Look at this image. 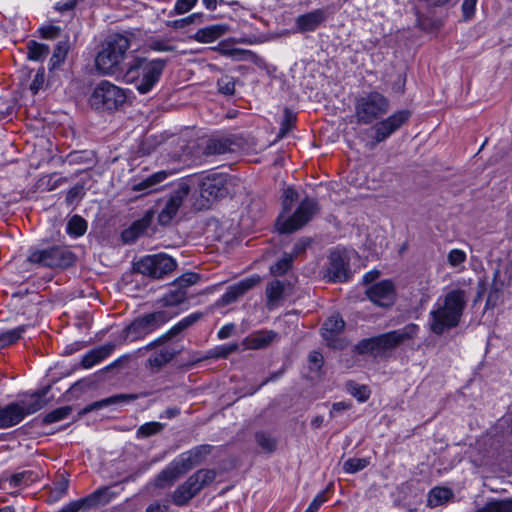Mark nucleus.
<instances>
[{"mask_svg":"<svg viewBox=\"0 0 512 512\" xmlns=\"http://www.w3.org/2000/svg\"><path fill=\"white\" fill-rule=\"evenodd\" d=\"M468 295L463 289L447 292L441 303H437L429 313V327L432 333L442 335L446 330L459 325L463 316Z\"/></svg>","mask_w":512,"mask_h":512,"instance_id":"obj_1","label":"nucleus"},{"mask_svg":"<svg viewBox=\"0 0 512 512\" xmlns=\"http://www.w3.org/2000/svg\"><path fill=\"white\" fill-rule=\"evenodd\" d=\"M165 67L166 60L135 56L127 63L123 80L134 85L138 93L144 95L159 83Z\"/></svg>","mask_w":512,"mask_h":512,"instance_id":"obj_2","label":"nucleus"},{"mask_svg":"<svg viewBox=\"0 0 512 512\" xmlns=\"http://www.w3.org/2000/svg\"><path fill=\"white\" fill-rule=\"evenodd\" d=\"M130 46V39L126 35L120 33L108 35L100 44L95 56L97 72L105 76H113L119 72H124L122 64Z\"/></svg>","mask_w":512,"mask_h":512,"instance_id":"obj_3","label":"nucleus"},{"mask_svg":"<svg viewBox=\"0 0 512 512\" xmlns=\"http://www.w3.org/2000/svg\"><path fill=\"white\" fill-rule=\"evenodd\" d=\"M420 327L415 323H409L403 328L393 330L375 337L362 339L355 345V352L359 355L383 356L405 341L417 336Z\"/></svg>","mask_w":512,"mask_h":512,"instance_id":"obj_4","label":"nucleus"},{"mask_svg":"<svg viewBox=\"0 0 512 512\" xmlns=\"http://www.w3.org/2000/svg\"><path fill=\"white\" fill-rule=\"evenodd\" d=\"M126 101V90L108 80L97 83L88 98L92 109L109 113L119 110Z\"/></svg>","mask_w":512,"mask_h":512,"instance_id":"obj_5","label":"nucleus"},{"mask_svg":"<svg viewBox=\"0 0 512 512\" xmlns=\"http://www.w3.org/2000/svg\"><path fill=\"white\" fill-rule=\"evenodd\" d=\"M389 109V99L378 91H371L356 98L354 117L357 124L369 125L380 119Z\"/></svg>","mask_w":512,"mask_h":512,"instance_id":"obj_6","label":"nucleus"},{"mask_svg":"<svg viewBox=\"0 0 512 512\" xmlns=\"http://www.w3.org/2000/svg\"><path fill=\"white\" fill-rule=\"evenodd\" d=\"M175 315L176 313L169 310H158L139 316L123 329V341L133 342L142 339L163 326Z\"/></svg>","mask_w":512,"mask_h":512,"instance_id":"obj_7","label":"nucleus"},{"mask_svg":"<svg viewBox=\"0 0 512 512\" xmlns=\"http://www.w3.org/2000/svg\"><path fill=\"white\" fill-rule=\"evenodd\" d=\"M76 255L63 245H53L43 249H31L27 261L46 268L65 269L76 262Z\"/></svg>","mask_w":512,"mask_h":512,"instance_id":"obj_8","label":"nucleus"},{"mask_svg":"<svg viewBox=\"0 0 512 512\" xmlns=\"http://www.w3.org/2000/svg\"><path fill=\"white\" fill-rule=\"evenodd\" d=\"M177 267V262L165 253L146 255L134 263V271L144 276L161 279L172 273Z\"/></svg>","mask_w":512,"mask_h":512,"instance_id":"obj_9","label":"nucleus"},{"mask_svg":"<svg viewBox=\"0 0 512 512\" xmlns=\"http://www.w3.org/2000/svg\"><path fill=\"white\" fill-rule=\"evenodd\" d=\"M318 211L319 205L317 200L309 197L304 198L290 217L282 222L280 218L278 219L277 226L279 232L292 233L299 230L311 221Z\"/></svg>","mask_w":512,"mask_h":512,"instance_id":"obj_10","label":"nucleus"},{"mask_svg":"<svg viewBox=\"0 0 512 512\" xmlns=\"http://www.w3.org/2000/svg\"><path fill=\"white\" fill-rule=\"evenodd\" d=\"M117 495L118 492L113 491L112 487L110 486L100 487L83 498L69 502L68 504L63 506L58 512L88 511L94 508L107 505Z\"/></svg>","mask_w":512,"mask_h":512,"instance_id":"obj_11","label":"nucleus"},{"mask_svg":"<svg viewBox=\"0 0 512 512\" xmlns=\"http://www.w3.org/2000/svg\"><path fill=\"white\" fill-rule=\"evenodd\" d=\"M189 193L190 186L187 181L182 180L176 184L170 194L164 199L163 206L158 213V223L161 226L171 224Z\"/></svg>","mask_w":512,"mask_h":512,"instance_id":"obj_12","label":"nucleus"},{"mask_svg":"<svg viewBox=\"0 0 512 512\" xmlns=\"http://www.w3.org/2000/svg\"><path fill=\"white\" fill-rule=\"evenodd\" d=\"M494 264L492 284L485 304L486 309L494 308L503 290L512 283V266L501 259Z\"/></svg>","mask_w":512,"mask_h":512,"instance_id":"obj_13","label":"nucleus"},{"mask_svg":"<svg viewBox=\"0 0 512 512\" xmlns=\"http://www.w3.org/2000/svg\"><path fill=\"white\" fill-rule=\"evenodd\" d=\"M411 117L408 109L398 110L389 117L378 121L373 127V141L378 144L387 140L392 134L405 125Z\"/></svg>","mask_w":512,"mask_h":512,"instance_id":"obj_14","label":"nucleus"},{"mask_svg":"<svg viewBox=\"0 0 512 512\" xmlns=\"http://www.w3.org/2000/svg\"><path fill=\"white\" fill-rule=\"evenodd\" d=\"M230 180L231 177L225 173H210L203 176L199 183L201 197L210 201L227 196Z\"/></svg>","mask_w":512,"mask_h":512,"instance_id":"obj_15","label":"nucleus"},{"mask_svg":"<svg viewBox=\"0 0 512 512\" xmlns=\"http://www.w3.org/2000/svg\"><path fill=\"white\" fill-rule=\"evenodd\" d=\"M326 277L332 282H345L351 276L349 253L346 250L335 249L328 257Z\"/></svg>","mask_w":512,"mask_h":512,"instance_id":"obj_16","label":"nucleus"},{"mask_svg":"<svg viewBox=\"0 0 512 512\" xmlns=\"http://www.w3.org/2000/svg\"><path fill=\"white\" fill-rule=\"evenodd\" d=\"M368 299L380 307H389L396 299L395 286L391 280H382L366 290Z\"/></svg>","mask_w":512,"mask_h":512,"instance_id":"obj_17","label":"nucleus"},{"mask_svg":"<svg viewBox=\"0 0 512 512\" xmlns=\"http://www.w3.org/2000/svg\"><path fill=\"white\" fill-rule=\"evenodd\" d=\"M261 282V277L257 274L242 279L241 281L229 286L221 296L220 301L223 305H229L237 301L246 292L257 286Z\"/></svg>","mask_w":512,"mask_h":512,"instance_id":"obj_18","label":"nucleus"},{"mask_svg":"<svg viewBox=\"0 0 512 512\" xmlns=\"http://www.w3.org/2000/svg\"><path fill=\"white\" fill-rule=\"evenodd\" d=\"M48 391L49 387H45L31 394L26 399L14 401L21 412V420H23L27 415L38 412L48 404V401L45 399Z\"/></svg>","mask_w":512,"mask_h":512,"instance_id":"obj_19","label":"nucleus"},{"mask_svg":"<svg viewBox=\"0 0 512 512\" xmlns=\"http://www.w3.org/2000/svg\"><path fill=\"white\" fill-rule=\"evenodd\" d=\"M327 19L324 9H315L299 15L295 20V31L300 33L313 32Z\"/></svg>","mask_w":512,"mask_h":512,"instance_id":"obj_20","label":"nucleus"},{"mask_svg":"<svg viewBox=\"0 0 512 512\" xmlns=\"http://www.w3.org/2000/svg\"><path fill=\"white\" fill-rule=\"evenodd\" d=\"M154 219V212L148 210L142 218L134 221L127 229L121 233V239L124 244L134 243L151 225Z\"/></svg>","mask_w":512,"mask_h":512,"instance_id":"obj_21","label":"nucleus"},{"mask_svg":"<svg viewBox=\"0 0 512 512\" xmlns=\"http://www.w3.org/2000/svg\"><path fill=\"white\" fill-rule=\"evenodd\" d=\"M139 398L138 394H116L112 395L110 397L101 399L99 401H95L87 406H85L81 412L80 415L88 414L94 410H99L104 407H108L111 405H118V404H127L132 401H135Z\"/></svg>","mask_w":512,"mask_h":512,"instance_id":"obj_22","label":"nucleus"},{"mask_svg":"<svg viewBox=\"0 0 512 512\" xmlns=\"http://www.w3.org/2000/svg\"><path fill=\"white\" fill-rule=\"evenodd\" d=\"M344 328L345 321L343 318L339 314H333L323 323L321 335L329 346H334L333 342L343 332Z\"/></svg>","mask_w":512,"mask_h":512,"instance_id":"obj_23","label":"nucleus"},{"mask_svg":"<svg viewBox=\"0 0 512 512\" xmlns=\"http://www.w3.org/2000/svg\"><path fill=\"white\" fill-rule=\"evenodd\" d=\"M169 172L165 170L151 174L147 178L132 185V190L142 192L143 195L150 194L159 190L158 186L164 182L169 176Z\"/></svg>","mask_w":512,"mask_h":512,"instance_id":"obj_24","label":"nucleus"},{"mask_svg":"<svg viewBox=\"0 0 512 512\" xmlns=\"http://www.w3.org/2000/svg\"><path fill=\"white\" fill-rule=\"evenodd\" d=\"M277 336V333L272 330L256 331L243 340V345L247 349H263L269 346Z\"/></svg>","mask_w":512,"mask_h":512,"instance_id":"obj_25","label":"nucleus"},{"mask_svg":"<svg viewBox=\"0 0 512 512\" xmlns=\"http://www.w3.org/2000/svg\"><path fill=\"white\" fill-rule=\"evenodd\" d=\"M115 348L116 344L109 342L95 349H92L83 356L81 360L82 367L86 369L93 367L94 365L98 364L103 359L108 357L114 351Z\"/></svg>","mask_w":512,"mask_h":512,"instance_id":"obj_26","label":"nucleus"},{"mask_svg":"<svg viewBox=\"0 0 512 512\" xmlns=\"http://www.w3.org/2000/svg\"><path fill=\"white\" fill-rule=\"evenodd\" d=\"M198 486L188 478L183 484L179 485L172 494V502L176 506L187 505L198 493Z\"/></svg>","mask_w":512,"mask_h":512,"instance_id":"obj_27","label":"nucleus"},{"mask_svg":"<svg viewBox=\"0 0 512 512\" xmlns=\"http://www.w3.org/2000/svg\"><path fill=\"white\" fill-rule=\"evenodd\" d=\"M228 31V25L214 24L198 29L194 34V39L200 43H211L224 36Z\"/></svg>","mask_w":512,"mask_h":512,"instance_id":"obj_28","label":"nucleus"},{"mask_svg":"<svg viewBox=\"0 0 512 512\" xmlns=\"http://www.w3.org/2000/svg\"><path fill=\"white\" fill-rule=\"evenodd\" d=\"M15 402L8 403L5 406L0 405V429H8L18 425L21 420V414Z\"/></svg>","mask_w":512,"mask_h":512,"instance_id":"obj_29","label":"nucleus"},{"mask_svg":"<svg viewBox=\"0 0 512 512\" xmlns=\"http://www.w3.org/2000/svg\"><path fill=\"white\" fill-rule=\"evenodd\" d=\"M203 317V313L201 312H194L183 319H181L177 324H175L173 327H171L165 334H163L160 337V340H171L180 334L183 333L186 329L194 325L196 322H198Z\"/></svg>","mask_w":512,"mask_h":512,"instance_id":"obj_30","label":"nucleus"},{"mask_svg":"<svg viewBox=\"0 0 512 512\" xmlns=\"http://www.w3.org/2000/svg\"><path fill=\"white\" fill-rule=\"evenodd\" d=\"M234 141L230 137H214L206 142L204 154L206 155H220L232 152Z\"/></svg>","mask_w":512,"mask_h":512,"instance_id":"obj_31","label":"nucleus"},{"mask_svg":"<svg viewBox=\"0 0 512 512\" xmlns=\"http://www.w3.org/2000/svg\"><path fill=\"white\" fill-rule=\"evenodd\" d=\"M176 355V351L172 348H162L151 355L147 360V366L154 370H160L164 365L169 363Z\"/></svg>","mask_w":512,"mask_h":512,"instance_id":"obj_32","label":"nucleus"},{"mask_svg":"<svg viewBox=\"0 0 512 512\" xmlns=\"http://www.w3.org/2000/svg\"><path fill=\"white\" fill-rule=\"evenodd\" d=\"M287 285L288 283L278 279L267 284L265 294L269 308L276 305L282 299Z\"/></svg>","mask_w":512,"mask_h":512,"instance_id":"obj_33","label":"nucleus"},{"mask_svg":"<svg viewBox=\"0 0 512 512\" xmlns=\"http://www.w3.org/2000/svg\"><path fill=\"white\" fill-rule=\"evenodd\" d=\"M181 476L179 471L174 468V466L169 463L165 469H163L155 478L154 486L157 488H166L172 486L177 479Z\"/></svg>","mask_w":512,"mask_h":512,"instance_id":"obj_34","label":"nucleus"},{"mask_svg":"<svg viewBox=\"0 0 512 512\" xmlns=\"http://www.w3.org/2000/svg\"><path fill=\"white\" fill-rule=\"evenodd\" d=\"M214 49L217 50L221 55L231 58L234 61L248 60L250 56L253 55L250 50L229 47L225 41L220 42L219 45Z\"/></svg>","mask_w":512,"mask_h":512,"instance_id":"obj_35","label":"nucleus"},{"mask_svg":"<svg viewBox=\"0 0 512 512\" xmlns=\"http://www.w3.org/2000/svg\"><path fill=\"white\" fill-rule=\"evenodd\" d=\"M187 299V291L178 287H172L160 300L165 307H174Z\"/></svg>","mask_w":512,"mask_h":512,"instance_id":"obj_36","label":"nucleus"},{"mask_svg":"<svg viewBox=\"0 0 512 512\" xmlns=\"http://www.w3.org/2000/svg\"><path fill=\"white\" fill-rule=\"evenodd\" d=\"M190 480L198 486L199 492L206 486L210 485L216 478V471L213 469H200L192 474Z\"/></svg>","mask_w":512,"mask_h":512,"instance_id":"obj_37","label":"nucleus"},{"mask_svg":"<svg viewBox=\"0 0 512 512\" xmlns=\"http://www.w3.org/2000/svg\"><path fill=\"white\" fill-rule=\"evenodd\" d=\"M49 46L43 43L30 40L27 43V57L33 61H42L49 54Z\"/></svg>","mask_w":512,"mask_h":512,"instance_id":"obj_38","label":"nucleus"},{"mask_svg":"<svg viewBox=\"0 0 512 512\" xmlns=\"http://www.w3.org/2000/svg\"><path fill=\"white\" fill-rule=\"evenodd\" d=\"M452 497V492L448 488L435 487L428 494L427 503L428 506L434 508L444 504Z\"/></svg>","mask_w":512,"mask_h":512,"instance_id":"obj_39","label":"nucleus"},{"mask_svg":"<svg viewBox=\"0 0 512 512\" xmlns=\"http://www.w3.org/2000/svg\"><path fill=\"white\" fill-rule=\"evenodd\" d=\"M27 327V325H20L0 333V348L3 349L16 343L22 337V334L26 331Z\"/></svg>","mask_w":512,"mask_h":512,"instance_id":"obj_40","label":"nucleus"},{"mask_svg":"<svg viewBox=\"0 0 512 512\" xmlns=\"http://www.w3.org/2000/svg\"><path fill=\"white\" fill-rule=\"evenodd\" d=\"M255 441L266 453H273L277 448V440L270 433L265 431L256 432Z\"/></svg>","mask_w":512,"mask_h":512,"instance_id":"obj_41","label":"nucleus"},{"mask_svg":"<svg viewBox=\"0 0 512 512\" xmlns=\"http://www.w3.org/2000/svg\"><path fill=\"white\" fill-rule=\"evenodd\" d=\"M171 464L179 471L180 476L184 475L191 469H193L197 464L193 460L192 456L187 452L180 454L176 457Z\"/></svg>","mask_w":512,"mask_h":512,"instance_id":"obj_42","label":"nucleus"},{"mask_svg":"<svg viewBox=\"0 0 512 512\" xmlns=\"http://www.w3.org/2000/svg\"><path fill=\"white\" fill-rule=\"evenodd\" d=\"M475 512H512V499L489 501Z\"/></svg>","mask_w":512,"mask_h":512,"instance_id":"obj_43","label":"nucleus"},{"mask_svg":"<svg viewBox=\"0 0 512 512\" xmlns=\"http://www.w3.org/2000/svg\"><path fill=\"white\" fill-rule=\"evenodd\" d=\"M69 47L66 42H59L50 58V70H54L58 68L61 64L64 63L67 54H68Z\"/></svg>","mask_w":512,"mask_h":512,"instance_id":"obj_44","label":"nucleus"},{"mask_svg":"<svg viewBox=\"0 0 512 512\" xmlns=\"http://www.w3.org/2000/svg\"><path fill=\"white\" fill-rule=\"evenodd\" d=\"M87 230V222L78 215H74L67 223L66 231L74 237L82 236Z\"/></svg>","mask_w":512,"mask_h":512,"instance_id":"obj_45","label":"nucleus"},{"mask_svg":"<svg viewBox=\"0 0 512 512\" xmlns=\"http://www.w3.org/2000/svg\"><path fill=\"white\" fill-rule=\"evenodd\" d=\"M72 407L71 406H63L54 409L53 411L47 413L42 418V423L45 425L56 423L58 421H61L65 418H67L72 413Z\"/></svg>","mask_w":512,"mask_h":512,"instance_id":"obj_46","label":"nucleus"},{"mask_svg":"<svg viewBox=\"0 0 512 512\" xmlns=\"http://www.w3.org/2000/svg\"><path fill=\"white\" fill-rule=\"evenodd\" d=\"M292 263L293 255L285 253L281 259L270 267V272L274 276H282L291 268Z\"/></svg>","mask_w":512,"mask_h":512,"instance_id":"obj_47","label":"nucleus"},{"mask_svg":"<svg viewBox=\"0 0 512 512\" xmlns=\"http://www.w3.org/2000/svg\"><path fill=\"white\" fill-rule=\"evenodd\" d=\"M35 479H36V475L34 472L22 471V472L13 474L9 478V484L11 487H14V488L22 486V485L27 486L30 483H32L33 481H35Z\"/></svg>","mask_w":512,"mask_h":512,"instance_id":"obj_48","label":"nucleus"},{"mask_svg":"<svg viewBox=\"0 0 512 512\" xmlns=\"http://www.w3.org/2000/svg\"><path fill=\"white\" fill-rule=\"evenodd\" d=\"M347 390L359 402H365L370 397V390L366 385H359L351 381L347 383Z\"/></svg>","mask_w":512,"mask_h":512,"instance_id":"obj_49","label":"nucleus"},{"mask_svg":"<svg viewBox=\"0 0 512 512\" xmlns=\"http://www.w3.org/2000/svg\"><path fill=\"white\" fill-rule=\"evenodd\" d=\"M163 429L164 424L160 422H148L138 428L136 435L138 438H146L160 433Z\"/></svg>","mask_w":512,"mask_h":512,"instance_id":"obj_50","label":"nucleus"},{"mask_svg":"<svg viewBox=\"0 0 512 512\" xmlns=\"http://www.w3.org/2000/svg\"><path fill=\"white\" fill-rule=\"evenodd\" d=\"M369 463V459L367 458H349L344 462L343 470L346 473L354 474L366 468Z\"/></svg>","mask_w":512,"mask_h":512,"instance_id":"obj_51","label":"nucleus"},{"mask_svg":"<svg viewBox=\"0 0 512 512\" xmlns=\"http://www.w3.org/2000/svg\"><path fill=\"white\" fill-rule=\"evenodd\" d=\"M200 280V275L194 272H187L177 278L172 287H178L187 291V288L196 284Z\"/></svg>","mask_w":512,"mask_h":512,"instance_id":"obj_52","label":"nucleus"},{"mask_svg":"<svg viewBox=\"0 0 512 512\" xmlns=\"http://www.w3.org/2000/svg\"><path fill=\"white\" fill-rule=\"evenodd\" d=\"M68 487V477L61 475L60 478L54 482V488L52 490V497L54 500H58L63 497L67 493Z\"/></svg>","mask_w":512,"mask_h":512,"instance_id":"obj_53","label":"nucleus"},{"mask_svg":"<svg viewBox=\"0 0 512 512\" xmlns=\"http://www.w3.org/2000/svg\"><path fill=\"white\" fill-rule=\"evenodd\" d=\"M295 120H296L295 114L288 108H285L284 119L281 123V127L279 130V137H281V138L284 137L291 130Z\"/></svg>","mask_w":512,"mask_h":512,"instance_id":"obj_54","label":"nucleus"},{"mask_svg":"<svg viewBox=\"0 0 512 512\" xmlns=\"http://www.w3.org/2000/svg\"><path fill=\"white\" fill-rule=\"evenodd\" d=\"M212 451L211 445H199L189 450L188 453L192 456L193 460L199 465L205 456L210 454Z\"/></svg>","mask_w":512,"mask_h":512,"instance_id":"obj_55","label":"nucleus"},{"mask_svg":"<svg viewBox=\"0 0 512 512\" xmlns=\"http://www.w3.org/2000/svg\"><path fill=\"white\" fill-rule=\"evenodd\" d=\"M218 90L224 95H233L235 92V81L232 77L225 76L217 82Z\"/></svg>","mask_w":512,"mask_h":512,"instance_id":"obj_56","label":"nucleus"},{"mask_svg":"<svg viewBox=\"0 0 512 512\" xmlns=\"http://www.w3.org/2000/svg\"><path fill=\"white\" fill-rule=\"evenodd\" d=\"M239 346L237 343H230L218 346L214 349L213 357L225 359L232 353L238 351Z\"/></svg>","mask_w":512,"mask_h":512,"instance_id":"obj_57","label":"nucleus"},{"mask_svg":"<svg viewBox=\"0 0 512 512\" xmlns=\"http://www.w3.org/2000/svg\"><path fill=\"white\" fill-rule=\"evenodd\" d=\"M297 199H298V193L296 190H294L291 187H288L287 189H285L284 193H283V200H282L283 211L288 213L291 210V206H292L293 202L296 201Z\"/></svg>","mask_w":512,"mask_h":512,"instance_id":"obj_58","label":"nucleus"},{"mask_svg":"<svg viewBox=\"0 0 512 512\" xmlns=\"http://www.w3.org/2000/svg\"><path fill=\"white\" fill-rule=\"evenodd\" d=\"M309 369L314 372H319L323 366L324 358L319 351H312L308 356Z\"/></svg>","mask_w":512,"mask_h":512,"instance_id":"obj_59","label":"nucleus"},{"mask_svg":"<svg viewBox=\"0 0 512 512\" xmlns=\"http://www.w3.org/2000/svg\"><path fill=\"white\" fill-rule=\"evenodd\" d=\"M447 258L451 266L458 267L466 261V253L460 249H452Z\"/></svg>","mask_w":512,"mask_h":512,"instance_id":"obj_60","label":"nucleus"},{"mask_svg":"<svg viewBox=\"0 0 512 512\" xmlns=\"http://www.w3.org/2000/svg\"><path fill=\"white\" fill-rule=\"evenodd\" d=\"M312 239L308 237H304L299 239L293 247L292 253L289 255H293V259L301 256L305 253L306 249L311 245Z\"/></svg>","mask_w":512,"mask_h":512,"instance_id":"obj_61","label":"nucleus"},{"mask_svg":"<svg viewBox=\"0 0 512 512\" xmlns=\"http://www.w3.org/2000/svg\"><path fill=\"white\" fill-rule=\"evenodd\" d=\"M45 82V71L44 68L38 69L34 79L30 84V90L33 94H37L39 90L43 87Z\"/></svg>","mask_w":512,"mask_h":512,"instance_id":"obj_62","label":"nucleus"},{"mask_svg":"<svg viewBox=\"0 0 512 512\" xmlns=\"http://www.w3.org/2000/svg\"><path fill=\"white\" fill-rule=\"evenodd\" d=\"M198 0H177L174 6L175 14L181 15L190 11Z\"/></svg>","mask_w":512,"mask_h":512,"instance_id":"obj_63","label":"nucleus"},{"mask_svg":"<svg viewBox=\"0 0 512 512\" xmlns=\"http://www.w3.org/2000/svg\"><path fill=\"white\" fill-rule=\"evenodd\" d=\"M326 500L324 491L318 493L304 512H317Z\"/></svg>","mask_w":512,"mask_h":512,"instance_id":"obj_64","label":"nucleus"}]
</instances>
